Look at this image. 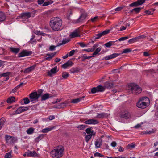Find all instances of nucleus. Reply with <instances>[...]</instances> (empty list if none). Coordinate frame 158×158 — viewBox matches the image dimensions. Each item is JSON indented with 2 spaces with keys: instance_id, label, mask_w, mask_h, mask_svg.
I'll use <instances>...</instances> for the list:
<instances>
[{
  "instance_id": "f257e3e1",
  "label": "nucleus",
  "mask_w": 158,
  "mask_h": 158,
  "mask_svg": "<svg viewBox=\"0 0 158 158\" xmlns=\"http://www.w3.org/2000/svg\"><path fill=\"white\" fill-rule=\"evenodd\" d=\"M50 25L53 30L58 31L59 30L62 25L61 19L58 17H56L50 21Z\"/></svg>"
},
{
  "instance_id": "f03ea898",
  "label": "nucleus",
  "mask_w": 158,
  "mask_h": 158,
  "mask_svg": "<svg viewBox=\"0 0 158 158\" xmlns=\"http://www.w3.org/2000/svg\"><path fill=\"white\" fill-rule=\"evenodd\" d=\"M64 148L62 146H58L55 149L53 150L51 152L52 157L54 158H59L63 155Z\"/></svg>"
},
{
  "instance_id": "7ed1b4c3",
  "label": "nucleus",
  "mask_w": 158,
  "mask_h": 158,
  "mask_svg": "<svg viewBox=\"0 0 158 158\" xmlns=\"http://www.w3.org/2000/svg\"><path fill=\"white\" fill-rule=\"evenodd\" d=\"M146 101H149V99L147 97L141 98L136 103V106L139 108L143 109L146 108L147 106Z\"/></svg>"
},
{
  "instance_id": "20e7f679",
  "label": "nucleus",
  "mask_w": 158,
  "mask_h": 158,
  "mask_svg": "<svg viewBox=\"0 0 158 158\" xmlns=\"http://www.w3.org/2000/svg\"><path fill=\"white\" fill-rule=\"evenodd\" d=\"M129 89L133 94H138L140 93L142 89L138 85L134 83H131L128 86Z\"/></svg>"
},
{
  "instance_id": "39448f33",
  "label": "nucleus",
  "mask_w": 158,
  "mask_h": 158,
  "mask_svg": "<svg viewBox=\"0 0 158 158\" xmlns=\"http://www.w3.org/2000/svg\"><path fill=\"white\" fill-rule=\"evenodd\" d=\"M32 54V52L27 51L26 50H23L18 55V57H22L28 56Z\"/></svg>"
},
{
  "instance_id": "423d86ee",
  "label": "nucleus",
  "mask_w": 158,
  "mask_h": 158,
  "mask_svg": "<svg viewBox=\"0 0 158 158\" xmlns=\"http://www.w3.org/2000/svg\"><path fill=\"white\" fill-rule=\"evenodd\" d=\"M29 97L31 99V102L37 100L39 98L38 96V93L37 92L31 93L29 95Z\"/></svg>"
},
{
  "instance_id": "0eeeda50",
  "label": "nucleus",
  "mask_w": 158,
  "mask_h": 158,
  "mask_svg": "<svg viewBox=\"0 0 158 158\" xmlns=\"http://www.w3.org/2000/svg\"><path fill=\"white\" fill-rule=\"evenodd\" d=\"M32 13L26 12L21 13L20 15V17L23 20H25L31 16Z\"/></svg>"
},
{
  "instance_id": "6e6552de",
  "label": "nucleus",
  "mask_w": 158,
  "mask_h": 158,
  "mask_svg": "<svg viewBox=\"0 0 158 158\" xmlns=\"http://www.w3.org/2000/svg\"><path fill=\"white\" fill-rule=\"evenodd\" d=\"M110 30H106L103 31L98 34L96 35V36L94 37L95 39L97 40L100 38L102 36L105 35L110 32Z\"/></svg>"
},
{
  "instance_id": "1a4fd4ad",
  "label": "nucleus",
  "mask_w": 158,
  "mask_h": 158,
  "mask_svg": "<svg viewBox=\"0 0 158 158\" xmlns=\"http://www.w3.org/2000/svg\"><path fill=\"white\" fill-rule=\"evenodd\" d=\"M29 109L27 107H20L18 108L15 111V113L14 114H17L20 113L22 112L27 111Z\"/></svg>"
},
{
  "instance_id": "9d476101",
  "label": "nucleus",
  "mask_w": 158,
  "mask_h": 158,
  "mask_svg": "<svg viewBox=\"0 0 158 158\" xmlns=\"http://www.w3.org/2000/svg\"><path fill=\"white\" fill-rule=\"evenodd\" d=\"M120 54H121L120 53H113L110 55L107 56L105 57L103 60H107L111 59L117 57Z\"/></svg>"
},
{
  "instance_id": "9b49d317",
  "label": "nucleus",
  "mask_w": 158,
  "mask_h": 158,
  "mask_svg": "<svg viewBox=\"0 0 158 158\" xmlns=\"http://www.w3.org/2000/svg\"><path fill=\"white\" fill-rule=\"evenodd\" d=\"M84 123L87 124H96L99 123L98 121L94 119H90L85 121Z\"/></svg>"
},
{
  "instance_id": "f8f14e48",
  "label": "nucleus",
  "mask_w": 158,
  "mask_h": 158,
  "mask_svg": "<svg viewBox=\"0 0 158 158\" xmlns=\"http://www.w3.org/2000/svg\"><path fill=\"white\" fill-rule=\"evenodd\" d=\"M79 30L78 29H77L70 35V36L72 38L76 37H79L80 35H79Z\"/></svg>"
},
{
  "instance_id": "ddd939ff",
  "label": "nucleus",
  "mask_w": 158,
  "mask_h": 158,
  "mask_svg": "<svg viewBox=\"0 0 158 158\" xmlns=\"http://www.w3.org/2000/svg\"><path fill=\"white\" fill-rule=\"evenodd\" d=\"M87 16V15L86 13H82L77 20V23L81 22L86 18Z\"/></svg>"
},
{
  "instance_id": "4468645a",
  "label": "nucleus",
  "mask_w": 158,
  "mask_h": 158,
  "mask_svg": "<svg viewBox=\"0 0 158 158\" xmlns=\"http://www.w3.org/2000/svg\"><path fill=\"white\" fill-rule=\"evenodd\" d=\"M102 144V139L101 138L97 139L95 142V148H100Z\"/></svg>"
},
{
  "instance_id": "2eb2a0df",
  "label": "nucleus",
  "mask_w": 158,
  "mask_h": 158,
  "mask_svg": "<svg viewBox=\"0 0 158 158\" xmlns=\"http://www.w3.org/2000/svg\"><path fill=\"white\" fill-rule=\"evenodd\" d=\"M57 66L55 67L54 68L51 69L50 71H49L48 72V75L50 76H52V74H55L57 72Z\"/></svg>"
},
{
  "instance_id": "dca6fc26",
  "label": "nucleus",
  "mask_w": 158,
  "mask_h": 158,
  "mask_svg": "<svg viewBox=\"0 0 158 158\" xmlns=\"http://www.w3.org/2000/svg\"><path fill=\"white\" fill-rule=\"evenodd\" d=\"M73 64V62L71 60H69L67 62L64 63L62 65V67L64 69L68 67L71 66Z\"/></svg>"
},
{
  "instance_id": "f3484780",
  "label": "nucleus",
  "mask_w": 158,
  "mask_h": 158,
  "mask_svg": "<svg viewBox=\"0 0 158 158\" xmlns=\"http://www.w3.org/2000/svg\"><path fill=\"white\" fill-rule=\"evenodd\" d=\"M120 117L125 119H127L130 117V114L129 112L125 111L121 115Z\"/></svg>"
},
{
  "instance_id": "a211bd4d",
  "label": "nucleus",
  "mask_w": 158,
  "mask_h": 158,
  "mask_svg": "<svg viewBox=\"0 0 158 158\" xmlns=\"http://www.w3.org/2000/svg\"><path fill=\"white\" fill-rule=\"evenodd\" d=\"M104 87L107 88H111L113 86V84L111 81H107L105 83Z\"/></svg>"
},
{
  "instance_id": "6ab92c4d",
  "label": "nucleus",
  "mask_w": 158,
  "mask_h": 158,
  "mask_svg": "<svg viewBox=\"0 0 158 158\" xmlns=\"http://www.w3.org/2000/svg\"><path fill=\"white\" fill-rule=\"evenodd\" d=\"M107 113H98L97 115L96 116V117L98 118H103L105 117H107L109 115Z\"/></svg>"
},
{
  "instance_id": "aec40b11",
  "label": "nucleus",
  "mask_w": 158,
  "mask_h": 158,
  "mask_svg": "<svg viewBox=\"0 0 158 158\" xmlns=\"http://www.w3.org/2000/svg\"><path fill=\"white\" fill-rule=\"evenodd\" d=\"M36 66L35 65H34L30 67L26 68L24 70V72L25 73H28L34 70Z\"/></svg>"
},
{
  "instance_id": "412c9836",
  "label": "nucleus",
  "mask_w": 158,
  "mask_h": 158,
  "mask_svg": "<svg viewBox=\"0 0 158 158\" xmlns=\"http://www.w3.org/2000/svg\"><path fill=\"white\" fill-rule=\"evenodd\" d=\"M50 94L48 93L45 94L41 96V101H45L49 98L51 97L52 96H50Z\"/></svg>"
},
{
  "instance_id": "4be33fe9",
  "label": "nucleus",
  "mask_w": 158,
  "mask_h": 158,
  "mask_svg": "<svg viewBox=\"0 0 158 158\" xmlns=\"http://www.w3.org/2000/svg\"><path fill=\"white\" fill-rule=\"evenodd\" d=\"M27 155L29 156H36L37 154L35 151H28L27 152Z\"/></svg>"
},
{
  "instance_id": "5701e85b",
  "label": "nucleus",
  "mask_w": 158,
  "mask_h": 158,
  "mask_svg": "<svg viewBox=\"0 0 158 158\" xmlns=\"http://www.w3.org/2000/svg\"><path fill=\"white\" fill-rule=\"evenodd\" d=\"M15 101V97L14 96H11L9 97L7 100L6 102L8 103H11Z\"/></svg>"
},
{
  "instance_id": "b1692460",
  "label": "nucleus",
  "mask_w": 158,
  "mask_h": 158,
  "mask_svg": "<svg viewBox=\"0 0 158 158\" xmlns=\"http://www.w3.org/2000/svg\"><path fill=\"white\" fill-rule=\"evenodd\" d=\"M117 41H118V40H116V41H109V42L105 44H104V45L106 47L110 48L111 46L114 45V43L116 42H117Z\"/></svg>"
},
{
  "instance_id": "393cba45",
  "label": "nucleus",
  "mask_w": 158,
  "mask_h": 158,
  "mask_svg": "<svg viewBox=\"0 0 158 158\" xmlns=\"http://www.w3.org/2000/svg\"><path fill=\"white\" fill-rule=\"evenodd\" d=\"M84 97L85 96H82L78 98L73 99L71 101V103H78L82 99L84 98Z\"/></svg>"
},
{
  "instance_id": "a878e982",
  "label": "nucleus",
  "mask_w": 158,
  "mask_h": 158,
  "mask_svg": "<svg viewBox=\"0 0 158 158\" xmlns=\"http://www.w3.org/2000/svg\"><path fill=\"white\" fill-rule=\"evenodd\" d=\"M97 91L98 92H102L104 91L105 90V88L104 86H103L102 85H98L97 87Z\"/></svg>"
},
{
  "instance_id": "bb28decb",
  "label": "nucleus",
  "mask_w": 158,
  "mask_h": 158,
  "mask_svg": "<svg viewBox=\"0 0 158 158\" xmlns=\"http://www.w3.org/2000/svg\"><path fill=\"white\" fill-rule=\"evenodd\" d=\"M10 49L11 52L15 54H17L18 53L20 50L19 48L14 47L10 48Z\"/></svg>"
},
{
  "instance_id": "cd10ccee",
  "label": "nucleus",
  "mask_w": 158,
  "mask_h": 158,
  "mask_svg": "<svg viewBox=\"0 0 158 158\" xmlns=\"http://www.w3.org/2000/svg\"><path fill=\"white\" fill-rule=\"evenodd\" d=\"M6 19V16L4 13L0 11V22L4 21Z\"/></svg>"
},
{
  "instance_id": "c85d7f7f",
  "label": "nucleus",
  "mask_w": 158,
  "mask_h": 158,
  "mask_svg": "<svg viewBox=\"0 0 158 158\" xmlns=\"http://www.w3.org/2000/svg\"><path fill=\"white\" fill-rule=\"evenodd\" d=\"M155 10V9L151 8L149 10H147L145 11V12L148 15H152L153 13V12Z\"/></svg>"
},
{
  "instance_id": "c756f323",
  "label": "nucleus",
  "mask_w": 158,
  "mask_h": 158,
  "mask_svg": "<svg viewBox=\"0 0 158 158\" xmlns=\"http://www.w3.org/2000/svg\"><path fill=\"white\" fill-rule=\"evenodd\" d=\"M70 41L69 40L67 39H65L62 41V43H58V44L56 46H59L62 44H64L67 43L68 42Z\"/></svg>"
},
{
  "instance_id": "7c9ffc66",
  "label": "nucleus",
  "mask_w": 158,
  "mask_h": 158,
  "mask_svg": "<svg viewBox=\"0 0 158 158\" xmlns=\"http://www.w3.org/2000/svg\"><path fill=\"white\" fill-rule=\"evenodd\" d=\"M139 3L137 1L134 2L129 5L130 7H136L139 6Z\"/></svg>"
},
{
  "instance_id": "2f4dec72",
  "label": "nucleus",
  "mask_w": 158,
  "mask_h": 158,
  "mask_svg": "<svg viewBox=\"0 0 158 158\" xmlns=\"http://www.w3.org/2000/svg\"><path fill=\"white\" fill-rule=\"evenodd\" d=\"M35 129L33 127H30L27 129L26 132L28 134H32L34 132Z\"/></svg>"
},
{
  "instance_id": "473e14b6",
  "label": "nucleus",
  "mask_w": 158,
  "mask_h": 158,
  "mask_svg": "<svg viewBox=\"0 0 158 158\" xmlns=\"http://www.w3.org/2000/svg\"><path fill=\"white\" fill-rule=\"evenodd\" d=\"M10 72H7L5 73H4L2 74V77H6V80H7L9 78V75L10 74Z\"/></svg>"
},
{
  "instance_id": "72a5a7b5",
  "label": "nucleus",
  "mask_w": 158,
  "mask_h": 158,
  "mask_svg": "<svg viewBox=\"0 0 158 158\" xmlns=\"http://www.w3.org/2000/svg\"><path fill=\"white\" fill-rule=\"evenodd\" d=\"M5 121V119L2 118L0 119V130L2 128V127L4 125Z\"/></svg>"
},
{
  "instance_id": "f704fd0d",
  "label": "nucleus",
  "mask_w": 158,
  "mask_h": 158,
  "mask_svg": "<svg viewBox=\"0 0 158 158\" xmlns=\"http://www.w3.org/2000/svg\"><path fill=\"white\" fill-rule=\"evenodd\" d=\"M52 56V54L51 53H47L46 54V56H45L46 58L45 59V60H48V61H50L53 58H50V57Z\"/></svg>"
},
{
  "instance_id": "c9c22d12",
  "label": "nucleus",
  "mask_w": 158,
  "mask_h": 158,
  "mask_svg": "<svg viewBox=\"0 0 158 158\" xmlns=\"http://www.w3.org/2000/svg\"><path fill=\"white\" fill-rule=\"evenodd\" d=\"M138 39L137 37H136L135 38H132V39H131L128 40V42L130 43L131 44L132 43H133L135 42H136L137 41H138Z\"/></svg>"
},
{
  "instance_id": "e433bc0d",
  "label": "nucleus",
  "mask_w": 158,
  "mask_h": 158,
  "mask_svg": "<svg viewBox=\"0 0 158 158\" xmlns=\"http://www.w3.org/2000/svg\"><path fill=\"white\" fill-rule=\"evenodd\" d=\"M5 139L6 143H8L9 141L13 139L11 136H10L7 135H6L5 136Z\"/></svg>"
},
{
  "instance_id": "4c0bfd02",
  "label": "nucleus",
  "mask_w": 158,
  "mask_h": 158,
  "mask_svg": "<svg viewBox=\"0 0 158 158\" xmlns=\"http://www.w3.org/2000/svg\"><path fill=\"white\" fill-rule=\"evenodd\" d=\"M101 49L100 47H98L96 49L94 52L92 54V55L94 56V57L95 56V55L97 54L100 51Z\"/></svg>"
},
{
  "instance_id": "58836bf2",
  "label": "nucleus",
  "mask_w": 158,
  "mask_h": 158,
  "mask_svg": "<svg viewBox=\"0 0 158 158\" xmlns=\"http://www.w3.org/2000/svg\"><path fill=\"white\" fill-rule=\"evenodd\" d=\"M101 17L98 16H95L93 18L91 19V21L93 22H94L97 21H98L101 18Z\"/></svg>"
},
{
  "instance_id": "ea45409f",
  "label": "nucleus",
  "mask_w": 158,
  "mask_h": 158,
  "mask_svg": "<svg viewBox=\"0 0 158 158\" xmlns=\"http://www.w3.org/2000/svg\"><path fill=\"white\" fill-rule=\"evenodd\" d=\"M53 106L54 108L57 109L64 108V105H63V103L58 104L57 106Z\"/></svg>"
},
{
  "instance_id": "a19ab883",
  "label": "nucleus",
  "mask_w": 158,
  "mask_h": 158,
  "mask_svg": "<svg viewBox=\"0 0 158 158\" xmlns=\"http://www.w3.org/2000/svg\"><path fill=\"white\" fill-rule=\"evenodd\" d=\"M54 127H51L44 129L42 130V132L43 133H46L52 130Z\"/></svg>"
},
{
  "instance_id": "79ce46f5",
  "label": "nucleus",
  "mask_w": 158,
  "mask_h": 158,
  "mask_svg": "<svg viewBox=\"0 0 158 158\" xmlns=\"http://www.w3.org/2000/svg\"><path fill=\"white\" fill-rule=\"evenodd\" d=\"M69 75V74L66 72H63L62 73V77L64 79H67Z\"/></svg>"
},
{
  "instance_id": "37998d69",
  "label": "nucleus",
  "mask_w": 158,
  "mask_h": 158,
  "mask_svg": "<svg viewBox=\"0 0 158 158\" xmlns=\"http://www.w3.org/2000/svg\"><path fill=\"white\" fill-rule=\"evenodd\" d=\"M131 51V50L130 48H127L123 50V51L120 54L126 53L130 52Z\"/></svg>"
},
{
  "instance_id": "c03bdc74",
  "label": "nucleus",
  "mask_w": 158,
  "mask_h": 158,
  "mask_svg": "<svg viewBox=\"0 0 158 158\" xmlns=\"http://www.w3.org/2000/svg\"><path fill=\"white\" fill-rule=\"evenodd\" d=\"M71 73H77L79 72V70H78V69L77 68H73L70 70Z\"/></svg>"
},
{
  "instance_id": "a18cd8bd",
  "label": "nucleus",
  "mask_w": 158,
  "mask_h": 158,
  "mask_svg": "<svg viewBox=\"0 0 158 158\" xmlns=\"http://www.w3.org/2000/svg\"><path fill=\"white\" fill-rule=\"evenodd\" d=\"M142 8L140 7L135 8L133 9V10L135 12L136 14L139 13L141 11Z\"/></svg>"
},
{
  "instance_id": "49530a36",
  "label": "nucleus",
  "mask_w": 158,
  "mask_h": 158,
  "mask_svg": "<svg viewBox=\"0 0 158 158\" xmlns=\"http://www.w3.org/2000/svg\"><path fill=\"white\" fill-rule=\"evenodd\" d=\"M135 147V145L133 143L132 144H128L127 147V148L128 149H130L133 148Z\"/></svg>"
},
{
  "instance_id": "de8ad7c7",
  "label": "nucleus",
  "mask_w": 158,
  "mask_h": 158,
  "mask_svg": "<svg viewBox=\"0 0 158 158\" xmlns=\"http://www.w3.org/2000/svg\"><path fill=\"white\" fill-rule=\"evenodd\" d=\"M80 46L82 47L87 46L89 45V44H85L84 42H79L77 43Z\"/></svg>"
},
{
  "instance_id": "09e8293b",
  "label": "nucleus",
  "mask_w": 158,
  "mask_h": 158,
  "mask_svg": "<svg viewBox=\"0 0 158 158\" xmlns=\"http://www.w3.org/2000/svg\"><path fill=\"white\" fill-rule=\"evenodd\" d=\"M87 126H85L84 125H78L77 126V128L79 129L80 130H83Z\"/></svg>"
},
{
  "instance_id": "8fccbe9b",
  "label": "nucleus",
  "mask_w": 158,
  "mask_h": 158,
  "mask_svg": "<svg viewBox=\"0 0 158 158\" xmlns=\"http://www.w3.org/2000/svg\"><path fill=\"white\" fill-rule=\"evenodd\" d=\"M44 135H39L38 137H37L36 139H35V141L36 142H38L39 140H41L42 139V138L44 137Z\"/></svg>"
},
{
  "instance_id": "3c124183",
  "label": "nucleus",
  "mask_w": 158,
  "mask_h": 158,
  "mask_svg": "<svg viewBox=\"0 0 158 158\" xmlns=\"http://www.w3.org/2000/svg\"><path fill=\"white\" fill-rule=\"evenodd\" d=\"M92 136L90 135V134H89V135H86L85 138L86 142H88L91 138Z\"/></svg>"
},
{
  "instance_id": "603ef678",
  "label": "nucleus",
  "mask_w": 158,
  "mask_h": 158,
  "mask_svg": "<svg viewBox=\"0 0 158 158\" xmlns=\"http://www.w3.org/2000/svg\"><path fill=\"white\" fill-rule=\"evenodd\" d=\"M43 90L42 89H39L37 91L38 96L39 97L42 96Z\"/></svg>"
},
{
  "instance_id": "864d4df0",
  "label": "nucleus",
  "mask_w": 158,
  "mask_h": 158,
  "mask_svg": "<svg viewBox=\"0 0 158 158\" xmlns=\"http://www.w3.org/2000/svg\"><path fill=\"white\" fill-rule=\"evenodd\" d=\"M23 100H24V103L25 104H28L30 102L29 100L27 97L24 98Z\"/></svg>"
},
{
  "instance_id": "5fc2aeb1",
  "label": "nucleus",
  "mask_w": 158,
  "mask_h": 158,
  "mask_svg": "<svg viewBox=\"0 0 158 158\" xmlns=\"http://www.w3.org/2000/svg\"><path fill=\"white\" fill-rule=\"evenodd\" d=\"M11 157V153L9 152L6 153L5 156V158H10Z\"/></svg>"
},
{
  "instance_id": "6e6d98bb",
  "label": "nucleus",
  "mask_w": 158,
  "mask_h": 158,
  "mask_svg": "<svg viewBox=\"0 0 158 158\" xmlns=\"http://www.w3.org/2000/svg\"><path fill=\"white\" fill-rule=\"evenodd\" d=\"M94 155L96 156H98L100 157L104 156L103 155L98 152L95 153L94 154Z\"/></svg>"
},
{
  "instance_id": "4d7b16f0",
  "label": "nucleus",
  "mask_w": 158,
  "mask_h": 158,
  "mask_svg": "<svg viewBox=\"0 0 158 158\" xmlns=\"http://www.w3.org/2000/svg\"><path fill=\"white\" fill-rule=\"evenodd\" d=\"M53 2V1H52L51 2H50L49 1H48L45 2L42 5V6H47L50 4H52Z\"/></svg>"
},
{
  "instance_id": "13d9d810",
  "label": "nucleus",
  "mask_w": 158,
  "mask_h": 158,
  "mask_svg": "<svg viewBox=\"0 0 158 158\" xmlns=\"http://www.w3.org/2000/svg\"><path fill=\"white\" fill-rule=\"evenodd\" d=\"M97 88L95 87H94L91 90V92L92 94H94V93H96L97 92H98V91H97Z\"/></svg>"
},
{
  "instance_id": "bf43d9fd",
  "label": "nucleus",
  "mask_w": 158,
  "mask_h": 158,
  "mask_svg": "<svg viewBox=\"0 0 158 158\" xmlns=\"http://www.w3.org/2000/svg\"><path fill=\"white\" fill-rule=\"evenodd\" d=\"M128 38H129V37L128 36L122 37L118 39V41H123L127 39Z\"/></svg>"
},
{
  "instance_id": "052dcab7",
  "label": "nucleus",
  "mask_w": 158,
  "mask_h": 158,
  "mask_svg": "<svg viewBox=\"0 0 158 158\" xmlns=\"http://www.w3.org/2000/svg\"><path fill=\"white\" fill-rule=\"evenodd\" d=\"M92 57H94V56H93V55L92 56H88L84 55L82 56V58H84V59L83 60V61L84 60H85L86 59H90V58Z\"/></svg>"
},
{
  "instance_id": "680f3d73",
  "label": "nucleus",
  "mask_w": 158,
  "mask_h": 158,
  "mask_svg": "<svg viewBox=\"0 0 158 158\" xmlns=\"http://www.w3.org/2000/svg\"><path fill=\"white\" fill-rule=\"evenodd\" d=\"M35 34L38 35H43V36H44V34H45L44 33H42L40 31H36V32L35 33Z\"/></svg>"
},
{
  "instance_id": "e2e57ef3",
  "label": "nucleus",
  "mask_w": 158,
  "mask_h": 158,
  "mask_svg": "<svg viewBox=\"0 0 158 158\" xmlns=\"http://www.w3.org/2000/svg\"><path fill=\"white\" fill-rule=\"evenodd\" d=\"M57 47V46H55L54 45L51 46L49 48V49L50 51H53L55 49V48Z\"/></svg>"
},
{
  "instance_id": "0e129e2a",
  "label": "nucleus",
  "mask_w": 158,
  "mask_h": 158,
  "mask_svg": "<svg viewBox=\"0 0 158 158\" xmlns=\"http://www.w3.org/2000/svg\"><path fill=\"white\" fill-rule=\"evenodd\" d=\"M154 132V131H153V130L152 131H145L144 132H143V134H150L152 133H153Z\"/></svg>"
},
{
  "instance_id": "69168bd1",
  "label": "nucleus",
  "mask_w": 158,
  "mask_h": 158,
  "mask_svg": "<svg viewBox=\"0 0 158 158\" xmlns=\"http://www.w3.org/2000/svg\"><path fill=\"white\" fill-rule=\"evenodd\" d=\"M98 46V44H94L93 47L92 48H91L93 51V52L96 48Z\"/></svg>"
},
{
  "instance_id": "338daca9",
  "label": "nucleus",
  "mask_w": 158,
  "mask_h": 158,
  "mask_svg": "<svg viewBox=\"0 0 158 158\" xmlns=\"http://www.w3.org/2000/svg\"><path fill=\"white\" fill-rule=\"evenodd\" d=\"M145 0H138L137 1L138 2L139 5H140L143 3L145 2Z\"/></svg>"
},
{
  "instance_id": "774afa93",
  "label": "nucleus",
  "mask_w": 158,
  "mask_h": 158,
  "mask_svg": "<svg viewBox=\"0 0 158 158\" xmlns=\"http://www.w3.org/2000/svg\"><path fill=\"white\" fill-rule=\"evenodd\" d=\"M75 51L74 50H73L70 51V52L69 53V56H71L74 54V53L75 52Z\"/></svg>"
}]
</instances>
